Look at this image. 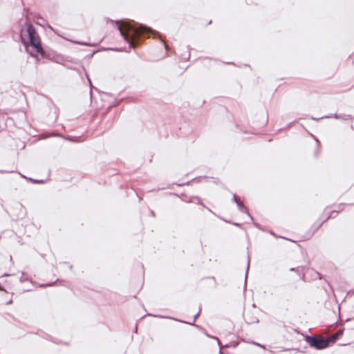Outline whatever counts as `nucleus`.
<instances>
[{"label": "nucleus", "mask_w": 354, "mask_h": 354, "mask_svg": "<svg viewBox=\"0 0 354 354\" xmlns=\"http://www.w3.org/2000/svg\"><path fill=\"white\" fill-rule=\"evenodd\" d=\"M118 29L121 35L124 37V39L129 41L131 46L133 45V39L136 36L142 35L147 32H153V31L151 29L146 28L145 26H140L136 28L133 26L125 22L122 23L119 26Z\"/></svg>", "instance_id": "nucleus-2"}, {"label": "nucleus", "mask_w": 354, "mask_h": 354, "mask_svg": "<svg viewBox=\"0 0 354 354\" xmlns=\"http://www.w3.org/2000/svg\"><path fill=\"white\" fill-rule=\"evenodd\" d=\"M255 344H256L257 346H260V347H261V348H265V347H264L263 346H262V345H261V344H257V343H255Z\"/></svg>", "instance_id": "nucleus-5"}, {"label": "nucleus", "mask_w": 354, "mask_h": 354, "mask_svg": "<svg viewBox=\"0 0 354 354\" xmlns=\"http://www.w3.org/2000/svg\"><path fill=\"white\" fill-rule=\"evenodd\" d=\"M234 201L236 202V203L238 204V205H239V203L237 202V201H236V197H234Z\"/></svg>", "instance_id": "nucleus-6"}, {"label": "nucleus", "mask_w": 354, "mask_h": 354, "mask_svg": "<svg viewBox=\"0 0 354 354\" xmlns=\"http://www.w3.org/2000/svg\"><path fill=\"white\" fill-rule=\"evenodd\" d=\"M20 37L26 50L29 54L37 59L44 57V51L41 46L39 37L30 24L26 23L23 25Z\"/></svg>", "instance_id": "nucleus-1"}, {"label": "nucleus", "mask_w": 354, "mask_h": 354, "mask_svg": "<svg viewBox=\"0 0 354 354\" xmlns=\"http://www.w3.org/2000/svg\"><path fill=\"white\" fill-rule=\"evenodd\" d=\"M342 334V330H338L335 335H332L330 338H328L329 342L335 341L339 336Z\"/></svg>", "instance_id": "nucleus-4"}, {"label": "nucleus", "mask_w": 354, "mask_h": 354, "mask_svg": "<svg viewBox=\"0 0 354 354\" xmlns=\"http://www.w3.org/2000/svg\"><path fill=\"white\" fill-rule=\"evenodd\" d=\"M329 340L324 339H315L313 341V346L318 349H323L328 346Z\"/></svg>", "instance_id": "nucleus-3"}]
</instances>
